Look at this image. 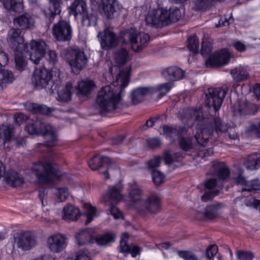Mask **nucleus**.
I'll list each match as a JSON object with an SVG mask.
<instances>
[{"label": "nucleus", "mask_w": 260, "mask_h": 260, "mask_svg": "<svg viewBox=\"0 0 260 260\" xmlns=\"http://www.w3.org/2000/svg\"><path fill=\"white\" fill-rule=\"evenodd\" d=\"M130 72V67L120 71L116 77V80L113 82L112 85H106L99 91L96 104L102 116L118 108V105L121 100L120 94L129 83Z\"/></svg>", "instance_id": "f257e3e1"}, {"label": "nucleus", "mask_w": 260, "mask_h": 260, "mask_svg": "<svg viewBox=\"0 0 260 260\" xmlns=\"http://www.w3.org/2000/svg\"><path fill=\"white\" fill-rule=\"evenodd\" d=\"M21 31L17 28H11L8 32L7 41L14 50H24L30 52L29 59L35 64H38L44 56L47 49V45L43 40H32L24 44V38L21 36Z\"/></svg>", "instance_id": "f03ea898"}, {"label": "nucleus", "mask_w": 260, "mask_h": 260, "mask_svg": "<svg viewBox=\"0 0 260 260\" xmlns=\"http://www.w3.org/2000/svg\"><path fill=\"white\" fill-rule=\"evenodd\" d=\"M180 9L177 7L169 10L162 8L153 9L145 17L146 24L155 28H161L178 21L181 17Z\"/></svg>", "instance_id": "7ed1b4c3"}, {"label": "nucleus", "mask_w": 260, "mask_h": 260, "mask_svg": "<svg viewBox=\"0 0 260 260\" xmlns=\"http://www.w3.org/2000/svg\"><path fill=\"white\" fill-rule=\"evenodd\" d=\"M37 180L41 184L52 183L60 175L56 164L46 160L35 163L32 167Z\"/></svg>", "instance_id": "20e7f679"}, {"label": "nucleus", "mask_w": 260, "mask_h": 260, "mask_svg": "<svg viewBox=\"0 0 260 260\" xmlns=\"http://www.w3.org/2000/svg\"><path fill=\"white\" fill-rule=\"evenodd\" d=\"M122 44H130L135 52H140L148 45L150 36L144 32H139L135 28H130L120 31Z\"/></svg>", "instance_id": "39448f33"}, {"label": "nucleus", "mask_w": 260, "mask_h": 260, "mask_svg": "<svg viewBox=\"0 0 260 260\" xmlns=\"http://www.w3.org/2000/svg\"><path fill=\"white\" fill-rule=\"evenodd\" d=\"M228 89L227 87H210L205 90V104L214 112L218 111L221 106Z\"/></svg>", "instance_id": "423d86ee"}, {"label": "nucleus", "mask_w": 260, "mask_h": 260, "mask_svg": "<svg viewBox=\"0 0 260 260\" xmlns=\"http://www.w3.org/2000/svg\"><path fill=\"white\" fill-rule=\"evenodd\" d=\"M67 59L72 72L76 74L86 66L88 61L84 52L78 48L72 49L67 54Z\"/></svg>", "instance_id": "0eeeda50"}, {"label": "nucleus", "mask_w": 260, "mask_h": 260, "mask_svg": "<svg viewBox=\"0 0 260 260\" xmlns=\"http://www.w3.org/2000/svg\"><path fill=\"white\" fill-rule=\"evenodd\" d=\"M123 10L116 0H102L99 6L100 14L108 19L117 17Z\"/></svg>", "instance_id": "6e6552de"}, {"label": "nucleus", "mask_w": 260, "mask_h": 260, "mask_svg": "<svg viewBox=\"0 0 260 260\" xmlns=\"http://www.w3.org/2000/svg\"><path fill=\"white\" fill-rule=\"evenodd\" d=\"M100 39L101 45L104 49H110L117 46L119 43L122 44V40L120 38V32L117 37L109 28H106L103 31L100 32L98 35Z\"/></svg>", "instance_id": "1a4fd4ad"}, {"label": "nucleus", "mask_w": 260, "mask_h": 260, "mask_svg": "<svg viewBox=\"0 0 260 260\" xmlns=\"http://www.w3.org/2000/svg\"><path fill=\"white\" fill-rule=\"evenodd\" d=\"M53 35L58 41L65 42L71 40L72 29L69 22L60 20L55 24L52 28Z\"/></svg>", "instance_id": "9d476101"}, {"label": "nucleus", "mask_w": 260, "mask_h": 260, "mask_svg": "<svg viewBox=\"0 0 260 260\" xmlns=\"http://www.w3.org/2000/svg\"><path fill=\"white\" fill-rule=\"evenodd\" d=\"M52 74L46 69H36L31 78L32 85L37 89L45 88L52 82Z\"/></svg>", "instance_id": "9b49d317"}, {"label": "nucleus", "mask_w": 260, "mask_h": 260, "mask_svg": "<svg viewBox=\"0 0 260 260\" xmlns=\"http://www.w3.org/2000/svg\"><path fill=\"white\" fill-rule=\"evenodd\" d=\"M195 142L190 137H181L178 139V145L180 148L184 151H191L197 148L196 143L199 145L205 146L208 142V138H201L200 135L196 134L194 136Z\"/></svg>", "instance_id": "f8f14e48"}, {"label": "nucleus", "mask_w": 260, "mask_h": 260, "mask_svg": "<svg viewBox=\"0 0 260 260\" xmlns=\"http://www.w3.org/2000/svg\"><path fill=\"white\" fill-rule=\"evenodd\" d=\"M88 164L89 168L94 171L106 165L107 166V169L104 173L106 176V179L109 178L108 171H110L113 169V165L114 166V168L118 169L116 164H115L110 158L106 156H100L99 155H95L91 158L88 161Z\"/></svg>", "instance_id": "ddd939ff"}, {"label": "nucleus", "mask_w": 260, "mask_h": 260, "mask_svg": "<svg viewBox=\"0 0 260 260\" xmlns=\"http://www.w3.org/2000/svg\"><path fill=\"white\" fill-rule=\"evenodd\" d=\"M36 242L30 232L19 233L14 238V244L18 248L23 250H28L36 245Z\"/></svg>", "instance_id": "4468645a"}, {"label": "nucleus", "mask_w": 260, "mask_h": 260, "mask_svg": "<svg viewBox=\"0 0 260 260\" xmlns=\"http://www.w3.org/2000/svg\"><path fill=\"white\" fill-rule=\"evenodd\" d=\"M230 58V53L226 50H222L210 56L205 64L207 67H217L228 63Z\"/></svg>", "instance_id": "2eb2a0df"}, {"label": "nucleus", "mask_w": 260, "mask_h": 260, "mask_svg": "<svg viewBox=\"0 0 260 260\" xmlns=\"http://www.w3.org/2000/svg\"><path fill=\"white\" fill-rule=\"evenodd\" d=\"M49 8L44 12L45 17V21L48 27H49L50 24L53 22L55 17L60 14V5L62 3V0H49Z\"/></svg>", "instance_id": "dca6fc26"}, {"label": "nucleus", "mask_w": 260, "mask_h": 260, "mask_svg": "<svg viewBox=\"0 0 260 260\" xmlns=\"http://www.w3.org/2000/svg\"><path fill=\"white\" fill-rule=\"evenodd\" d=\"M47 243L49 249L54 252L61 251L67 245L65 237L60 234H54L49 237Z\"/></svg>", "instance_id": "f3484780"}, {"label": "nucleus", "mask_w": 260, "mask_h": 260, "mask_svg": "<svg viewBox=\"0 0 260 260\" xmlns=\"http://www.w3.org/2000/svg\"><path fill=\"white\" fill-rule=\"evenodd\" d=\"M144 207L150 214H157L161 209L160 198L156 194H151L145 200Z\"/></svg>", "instance_id": "a211bd4d"}, {"label": "nucleus", "mask_w": 260, "mask_h": 260, "mask_svg": "<svg viewBox=\"0 0 260 260\" xmlns=\"http://www.w3.org/2000/svg\"><path fill=\"white\" fill-rule=\"evenodd\" d=\"M128 237V235L127 233H124L122 235L119 247V252L123 253L125 256L131 253L132 257H135L137 255L140 254L141 248L135 245H128L125 240Z\"/></svg>", "instance_id": "6ab92c4d"}, {"label": "nucleus", "mask_w": 260, "mask_h": 260, "mask_svg": "<svg viewBox=\"0 0 260 260\" xmlns=\"http://www.w3.org/2000/svg\"><path fill=\"white\" fill-rule=\"evenodd\" d=\"M161 74L166 80L175 81L182 79L184 77V72L178 67L171 66L164 69Z\"/></svg>", "instance_id": "aec40b11"}, {"label": "nucleus", "mask_w": 260, "mask_h": 260, "mask_svg": "<svg viewBox=\"0 0 260 260\" xmlns=\"http://www.w3.org/2000/svg\"><path fill=\"white\" fill-rule=\"evenodd\" d=\"M14 25L19 29H31L34 26L35 21L33 17L29 14L21 15L13 20Z\"/></svg>", "instance_id": "412c9836"}, {"label": "nucleus", "mask_w": 260, "mask_h": 260, "mask_svg": "<svg viewBox=\"0 0 260 260\" xmlns=\"http://www.w3.org/2000/svg\"><path fill=\"white\" fill-rule=\"evenodd\" d=\"M154 92L155 89L151 87H140L135 89L132 93V102L134 104H137L141 102L145 96L152 94Z\"/></svg>", "instance_id": "4be33fe9"}, {"label": "nucleus", "mask_w": 260, "mask_h": 260, "mask_svg": "<svg viewBox=\"0 0 260 260\" xmlns=\"http://www.w3.org/2000/svg\"><path fill=\"white\" fill-rule=\"evenodd\" d=\"M214 129L216 132H226L224 134L225 138L228 137L231 140H236L238 138V135L235 129L232 127L227 128L226 125L223 124L221 120L218 118L214 119Z\"/></svg>", "instance_id": "5701e85b"}, {"label": "nucleus", "mask_w": 260, "mask_h": 260, "mask_svg": "<svg viewBox=\"0 0 260 260\" xmlns=\"http://www.w3.org/2000/svg\"><path fill=\"white\" fill-rule=\"evenodd\" d=\"M43 132H42L40 135H42L45 140L46 145L47 147H52L56 145L57 143V136L52 127L50 124L46 123L43 127Z\"/></svg>", "instance_id": "b1692460"}, {"label": "nucleus", "mask_w": 260, "mask_h": 260, "mask_svg": "<svg viewBox=\"0 0 260 260\" xmlns=\"http://www.w3.org/2000/svg\"><path fill=\"white\" fill-rule=\"evenodd\" d=\"M81 216L79 209L71 204L65 206L63 209L62 219L67 221H74Z\"/></svg>", "instance_id": "393cba45"}, {"label": "nucleus", "mask_w": 260, "mask_h": 260, "mask_svg": "<svg viewBox=\"0 0 260 260\" xmlns=\"http://www.w3.org/2000/svg\"><path fill=\"white\" fill-rule=\"evenodd\" d=\"M128 197L133 203L140 202L143 197V190L141 186L135 181L129 183Z\"/></svg>", "instance_id": "a878e982"}, {"label": "nucleus", "mask_w": 260, "mask_h": 260, "mask_svg": "<svg viewBox=\"0 0 260 260\" xmlns=\"http://www.w3.org/2000/svg\"><path fill=\"white\" fill-rule=\"evenodd\" d=\"M213 174L219 179L225 180L229 177L230 170L223 162H214L212 165Z\"/></svg>", "instance_id": "bb28decb"}, {"label": "nucleus", "mask_w": 260, "mask_h": 260, "mask_svg": "<svg viewBox=\"0 0 260 260\" xmlns=\"http://www.w3.org/2000/svg\"><path fill=\"white\" fill-rule=\"evenodd\" d=\"M27 110L35 114H48L52 111V109L43 104H38L30 102H26L24 104Z\"/></svg>", "instance_id": "cd10ccee"}, {"label": "nucleus", "mask_w": 260, "mask_h": 260, "mask_svg": "<svg viewBox=\"0 0 260 260\" xmlns=\"http://www.w3.org/2000/svg\"><path fill=\"white\" fill-rule=\"evenodd\" d=\"M121 189L120 184L109 186L106 196L103 198L104 201H109L111 202L112 201L117 202L120 200L122 199Z\"/></svg>", "instance_id": "c85d7f7f"}, {"label": "nucleus", "mask_w": 260, "mask_h": 260, "mask_svg": "<svg viewBox=\"0 0 260 260\" xmlns=\"http://www.w3.org/2000/svg\"><path fill=\"white\" fill-rule=\"evenodd\" d=\"M244 166L248 170H257L260 167V153H254L248 155L245 160Z\"/></svg>", "instance_id": "c756f323"}, {"label": "nucleus", "mask_w": 260, "mask_h": 260, "mask_svg": "<svg viewBox=\"0 0 260 260\" xmlns=\"http://www.w3.org/2000/svg\"><path fill=\"white\" fill-rule=\"evenodd\" d=\"M70 14L75 17L78 15H82L87 10L86 4L83 0H75L69 7Z\"/></svg>", "instance_id": "7c9ffc66"}, {"label": "nucleus", "mask_w": 260, "mask_h": 260, "mask_svg": "<svg viewBox=\"0 0 260 260\" xmlns=\"http://www.w3.org/2000/svg\"><path fill=\"white\" fill-rule=\"evenodd\" d=\"M7 183L13 187L20 186L24 183L23 177L14 170L10 171L5 177Z\"/></svg>", "instance_id": "2f4dec72"}, {"label": "nucleus", "mask_w": 260, "mask_h": 260, "mask_svg": "<svg viewBox=\"0 0 260 260\" xmlns=\"http://www.w3.org/2000/svg\"><path fill=\"white\" fill-rule=\"evenodd\" d=\"M46 124V123L45 122L37 120L36 121H32L31 122H28L25 128L29 134L40 135L41 132H43L42 131H43L44 126H45Z\"/></svg>", "instance_id": "473e14b6"}, {"label": "nucleus", "mask_w": 260, "mask_h": 260, "mask_svg": "<svg viewBox=\"0 0 260 260\" xmlns=\"http://www.w3.org/2000/svg\"><path fill=\"white\" fill-rule=\"evenodd\" d=\"M95 85L92 81H81L77 87L79 96H87L90 93Z\"/></svg>", "instance_id": "72a5a7b5"}, {"label": "nucleus", "mask_w": 260, "mask_h": 260, "mask_svg": "<svg viewBox=\"0 0 260 260\" xmlns=\"http://www.w3.org/2000/svg\"><path fill=\"white\" fill-rule=\"evenodd\" d=\"M114 60L118 66L125 64L129 59L128 51L125 48L117 49L114 54Z\"/></svg>", "instance_id": "f704fd0d"}, {"label": "nucleus", "mask_w": 260, "mask_h": 260, "mask_svg": "<svg viewBox=\"0 0 260 260\" xmlns=\"http://www.w3.org/2000/svg\"><path fill=\"white\" fill-rule=\"evenodd\" d=\"M14 79L12 71L0 68V89H3L8 84L12 83Z\"/></svg>", "instance_id": "c9c22d12"}, {"label": "nucleus", "mask_w": 260, "mask_h": 260, "mask_svg": "<svg viewBox=\"0 0 260 260\" xmlns=\"http://www.w3.org/2000/svg\"><path fill=\"white\" fill-rule=\"evenodd\" d=\"M23 51H24V50H14L15 69L19 72L24 71L27 65V60L23 55Z\"/></svg>", "instance_id": "e433bc0d"}, {"label": "nucleus", "mask_w": 260, "mask_h": 260, "mask_svg": "<svg viewBox=\"0 0 260 260\" xmlns=\"http://www.w3.org/2000/svg\"><path fill=\"white\" fill-rule=\"evenodd\" d=\"M73 90L72 84L68 83L64 87L58 92V100L63 102L70 101Z\"/></svg>", "instance_id": "4c0bfd02"}, {"label": "nucleus", "mask_w": 260, "mask_h": 260, "mask_svg": "<svg viewBox=\"0 0 260 260\" xmlns=\"http://www.w3.org/2000/svg\"><path fill=\"white\" fill-rule=\"evenodd\" d=\"M184 119L200 121L203 119V112L200 109H194L191 108H187L185 111Z\"/></svg>", "instance_id": "58836bf2"}, {"label": "nucleus", "mask_w": 260, "mask_h": 260, "mask_svg": "<svg viewBox=\"0 0 260 260\" xmlns=\"http://www.w3.org/2000/svg\"><path fill=\"white\" fill-rule=\"evenodd\" d=\"M239 112L242 115H253L257 111L256 105L248 103L242 102L239 105Z\"/></svg>", "instance_id": "ea45409f"}, {"label": "nucleus", "mask_w": 260, "mask_h": 260, "mask_svg": "<svg viewBox=\"0 0 260 260\" xmlns=\"http://www.w3.org/2000/svg\"><path fill=\"white\" fill-rule=\"evenodd\" d=\"M224 206L222 203H217L206 207L205 215L209 219L215 218L219 213V211Z\"/></svg>", "instance_id": "a19ab883"}, {"label": "nucleus", "mask_w": 260, "mask_h": 260, "mask_svg": "<svg viewBox=\"0 0 260 260\" xmlns=\"http://www.w3.org/2000/svg\"><path fill=\"white\" fill-rule=\"evenodd\" d=\"M231 74L235 81L240 82L246 80L249 76L246 70L241 67H237L231 71Z\"/></svg>", "instance_id": "79ce46f5"}, {"label": "nucleus", "mask_w": 260, "mask_h": 260, "mask_svg": "<svg viewBox=\"0 0 260 260\" xmlns=\"http://www.w3.org/2000/svg\"><path fill=\"white\" fill-rule=\"evenodd\" d=\"M4 6L6 9L15 12H20L23 10L21 0H4Z\"/></svg>", "instance_id": "37998d69"}, {"label": "nucleus", "mask_w": 260, "mask_h": 260, "mask_svg": "<svg viewBox=\"0 0 260 260\" xmlns=\"http://www.w3.org/2000/svg\"><path fill=\"white\" fill-rule=\"evenodd\" d=\"M115 236L111 233L100 235L96 238V242L101 246H107L114 241Z\"/></svg>", "instance_id": "c03bdc74"}, {"label": "nucleus", "mask_w": 260, "mask_h": 260, "mask_svg": "<svg viewBox=\"0 0 260 260\" xmlns=\"http://www.w3.org/2000/svg\"><path fill=\"white\" fill-rule=\"evenodd\" d=\"M81 16L83 25L88 27L95 24V16L93 14L88 13L87 10Z\"/></svg>", "instance_id": "a18cd8bd"}, {"label": "nucleus", "mask_w": 260, "mask_h": 260, "mask_svg": "<svg viewBox=\"0 0 260 260\" xmlns=\"http://www.w3.org/2000/svg\"><path fill=\"white\" fill-rule=\"evenodd\" d=\"M78 244L82 246L89 242L91 238L90 233L86 230L82 231L78 233L76 236Z\"/></svg>", "instance_id": "49530a36"}, {"label": "nucleus", "mask_w": 260, "mask_h": 260, "mask_svg": "<svg viewBox=\"0 0 260 260\" xmlns=\"http://www.w3.org/2000/svg\"><path fill=\"white\" fill-rule=\"evenodd\" d=\"M187 47L190 51L193 53L198 52L199 48V39L196 36H191L187 40Z\"/></svg>", "instance_id": "de8ad7c7"}, {"label": "nucleus", "mask_w": 260, "mask_h": 260, "mask_svg": "<svg viewBox=\"0 0 260 260\" xmlns=\"http://www.w3.org/2000/svg\"><path fill=\"white\" fill-rule=\"evenodd\" d=\"M84 208L86 210V217L87 220H86L85 224H88L91 222L96 212V208L93 207L89 203H85L84 205Z\"/></svg>", "instance_id": "09e8293b"}, {"label": "nucleus", "mask_w": 260, "mask_h": 260, "mask_svg": "<svg viewBox=\"0 0 260 260\" xmlns=\"http://www.w3.org/2000/svg\"><path fill=\"white\" fill-rule=\"evenodd\" d=\"M260 190V181L256 179L251 181H248L246 187L242 189V191H247L251 192Z\"/></svg>", "instance_id": "8fccbe9b"}, {"label": "nucleus", "mask_w": 260, "mask_h": 260, "mask_svg": "<svg viewBox=\"0 0 260 260\" xmlns=\"http://www.w3.org/2000/svg\"><path fill=\"white\" fill-rule=\"evenodd\" d=\"M182 155L180 153H176L172 156L169 152H166L164 155V160L167 165H170L176 161H178L182 158Z\"/></svg>", "instance_id": "3c124183"}, {"label": "nucleus", "mask_w": 260, "mask_h": 260, "mask_svg": "<svg viewBox=\"0 0 260 260\" xmlns=\"http://www.w3.org/2000/svg\"><path fill=\"white\" fill-rule=\"evenodd\" d=\"M151 174L152 180L156 185H160L164 182L165 176L160 171L154 170Z\"/></svg>", "instance_id": "603ef678"}, {"label": "nucleus", "mask_w": 260, "mask_h": 260, "mask_svg": "<svg viewBox=\"0 0 260 260\" xmlns=\"http://www.w3.org/2000/svg\"><path fill=\"white\" fill-rule=\"evenodd\" d=\"M163 135L173 140V136L177 133L176 126L165 125L162 127Z\"/></svg>", "instance_id": "864d4df0"}, {"label": "nucleus", "mask_w": 260, "mask_h": 260, "mask_svg": "<svg viewBox=\"0 0 260 260\" xmlns=\"http://www.w3.org/2000/svg\"><path fill=\"white\" fill-rule=\"evenodd\" d=\"M106 205L109 206L110 207L108 211L115 219L120 218L122 216V214L120 211L116 207L113 203L110 202L109 201H105V202Z\"/></svg>", "instance_id": "5fc2aeb1"}, {"label": "nucleus", "mask_w": 260, "mask_h": 260, "mask_svg": "<svg viewBox=\"0 0 260 260\" xmlns=\"http://www.w3.org/2000/svg\"><path fill=\"white\" fill-rule=\"evenodd\" d=\"M218 251V247L216 245H209L206 249L205 256L207 260H213L214 256Z\"/></svg>", "instance_id": "6e6d98bb"}, {"label": "nucleus", "mask_w": 260, "mask_h": 260, "mask_svg": "<svg viewBox=\"0 0 260 260\" xmlns=\"http://www.w3.org/2000/svg\"><path fill=\"white\" fill-rule=\"evenodd\" d=\"M212 50V46L210 43L207 41H203L201 52L203 56H211L210 53Z\"/></svg>", "instance_id": "4d7b16f0"}, {"label": "nucleus", "mask_w": 260, "mask_h": 260, "mask_svg": "<svg viewBox=\"0 0 260 260\" xmlns=\"http://www.w3.org/2000/svg\"><path fill=\"white\" fill-rule=\"evenodd\" d=\"M67 260H91L89 252L87 250H80L78 251L75 257Z\"/></svg>", "instance_id": "13d9d810"}, {"label": "nucleus", "mask_w": 260, "mask_h": 260, "mask_svg": "<svg viewBox=\"0 0 260 260\" xmlns=\"http://www.w3.org/2000/svg\"><path fill=\"white\" fill-rule=\"evenodd\" d=\"M178 254L184 260H198L197 256L190 251H178Z\"/></svg>", "instance_id": "bf43d9fd"}, {"label": "nucleus", "mask_w": 260, "mask_h": 260, "mask_svg": "<svg viewBox=\"0 0 260 260\" xmlns=\"http://www.w3.org/2000/svg\"><path fill=\"white\" fill-rule=\"evenodd\" d=\"M236 255L239 260H252L254 257L253 253L250 251H238Z\"/></svg>", "instance_id": "052dcab7"}, {"label": "nucleus", "mask_w": 260, "mask_h": 260, "mask_svg": "<svg viewBox=\"0 0 260 260\" xmlns=\"http://www.w3.org/2000/svg\"><path fill=\"white\" fill-rule=\"evenodd\" d=\"M219 193V191L218 190L205 191L204 194L201 197V200L203 202H207L218 195Z\"/></svg>", "instance_id": "680f3d73"}, {"label": "nucleus", "mask_w": 260, "mask_h": 260, "mask_svg": "<svg viewBox=\"0 0 260 260\" xmlns=\"http://www.w3.org/2000/svg\"><path fill=\"white\" fill-rule=\"evenodd\" d=\"M159 115H156L155 116L150 118L146 121L145 124H144L141 127L142 129L145 131L149 127H152L154 124V123L159 120Z\"/></svg>", "instance_id": "e2e57ef3"}, {"label": "nucleus", "mask_w": 260, "mask_h": 260, "mask_svg": "<svg viewBox=\"0 0 260 260\" xmlns=\"http://www.w3.org/2000/svg\"><path fill=\"white\" fill-rule=\"evenodd\" d=\"M161 159V157L157 156L150 159L148 162V166L149 168L152 169V171L155 170V168L158 167L159 166Z\"/></svg>", "instance_id": "0e129e2a"}, {"label": "nucleus", "mask_w": 260, "mask_h": 260, "mask_svg": "<svg viewBox=\"0 0 260 260\" xmlns=\"http://www.w3.org/2000/svg\"><path fill=\"white\" fill-rule=\"evenodd\" d=\"M58 196L60 202L64 201L69 196L68 189L66 187H61L58 189Z\"/></svg>", "instance_id": "69168bd1"}, {"label": "nucleus", "mask_w": 260, "mask_h": 260, "mask_svg": "<svg viewBox=\"0 0 260 260\" xmlns=\"http://www.w3.org/2000/svg\"><path fill=\"white\" fill-rule=\"evenodd\" d=\"M27 118L26 115L21 113L16 114L14 116V122L18 125H20L25 122Z\"/></svg>", "instance_id": "338daca9"}, {"label": "nucleus", "mask_w": 260, "mask_h": 260, "mask_svg": "<svg viewBox=\"0 0 260 260\" xmlns=\"http://www.w3.org/2000/svg\"><path fill=\"white\" fill-rule=\"evenodd\" d=\"M247 129L249 132L254 133L256 137L260 139V123L258 124H252Z\"/></svg>", "instance_id": "774afa93"}]
</instances>
